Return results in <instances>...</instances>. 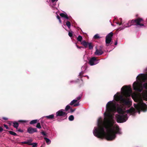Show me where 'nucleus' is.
I'll list each match as a JSON object with an SVG mask.
<instances>
[{"label":"nucleus","mask_w":147,"mask_h":147,"mask_svg":"<svg viewBox=\"0 0 147 147\" xmlns=\"http://www.w3.org/2000/svg\"><path fill=\"white\" fill-rule=\"evenodd\" d=\"M68 35L70 37H71L73 36V33L71 32H69L68 33Z\"/></svg>","instance_id":"e433bc0d"},{"label":"nucleus","mask_w":147,"mask_h":147,"mask_svg":"<svg viewBox=\"0 0 147 147\" xmlns=\"http://www.w3.org/2000/svg\"><path fill=\"white\" fill-rule=\"evenodd\" d=\"M8 131L9 133L11 135L15 136H17V134L16 133L13 131Z\"/></svg>","instance_id":"412c9836"},{"label":"nucleus","mask_w":147,"mask_h":147,"mask_svg":"<svg viewBox=\"0 0 147 147\" xmlns=\"http://www.w3.org/2000/svg\"><path fill=\"white\" fill-rule=\"evenodd\" d=\"M3 126L4 127L6 128V129H9V127H8L7 125L6 124H4L3 125Z\"/></svg>","instance_id":"c9c22d12"},{"label":"nucleus","mask_w":147,"mask_h":147,"mask_svg":"<svg viewBox=\"0 0 147 147\" xmlns=\"http://www.w3.org/2000/svg\"><path fill=\"white\" fill-rule=\"evenodd\" d=\"M74 119V117L73 115H71L69 117V119L70 121H72Z\"/></svg>","instance_id":"a878e982"},{"label":"nucleus","mask_w":147,"mask_h":147,"mask_svg":"<svg viewBox=\"0 0 147 147\" xmlns=\"http://www.w3.org/2000/svg\"><path fill=\"white\" fill-rule=\"evenodd\" d=\"M57 19H58L59 20V21L60 23H61V20L60 18L59 17V16L58 15H57Z\"/></svg>","instance_id":"473e14b6"},{"label":"nucleus","mask_w":147,"mask_h":147,"mask_svg":"<svg viewBox=\"0 0 147 147\" xmlns=\"http://www.w3.org/2000/svg\"><path fill=\"white\" fill-rule=\"evenodd\" d=\"M94 54L96 55H101V50L96 49Z\"/></svg>","instance_id":"a211bd4d"},{"label":"nucleus","mask_w":147,"mask_h":147,"mask_svg":"<svg viewBox=\"0 0 147 147\" xmlns=\"http://www.w3.org/2000/svg\"><path fill=\"white\" fill-rule=\"evenodd\" d=\"M109 102H111L114 104L115 105V107H116V105L115 103H113L112 101H109ZM116 110L118 113L120 114H125V113H130L131 115H134L136 112L135 109L133 107H131L129 109L127 110L126 111H124L122 108L120 107H117V109L116 107ZM116 111L113 113H115ZM112 113L113 112H112ZM111 112L110 113V114L111 115Z\"/></svg>","instance_id":"7ed1b4c3"},{"label":"nucleus","mask_w":147,"mask_h":147,"mask_svg":"<svg viewBox=\"0 0 147 147\" xmlns=\"http://www.w3.org/2000/svg\"><path fill=\"white\" fill-rule=\"evenodd\" d=\"M66 25L69 28L71 26V24L69 21H67L66 22Z\"/></svg>","instance_id":"b1692460"},{"label":"nucleus","mask_w":147,"mask_h":147,"mask_svg":"<svg viewBox=\"0 0 147 147\" xmlns=\"http://www.w3.org/2000/svg\"><path fill=\"white\" fill-rule=\"evenodd\" d=\"M3 119L5 120H7L8 119V118L6 117H3Z\"/></svg>","instance_id":"a18cd8bd"},{"label":"nucleus","mask_w":147,"mask_h":147,"mask_svg":"<svg viewBox=\"0 0 147 147\" xmlns=\"http://www.w3.org/2000/svg\"><path fill=\"white\" fill-rule=\"evenodd\" d=\"M99 61L97 57H93L89 59L88 63L91 66L93 65L97 64Z\"/></svg>","instance_id":"9d476101"},{"label":"nucleus","mask_w":147,"mask_h":147,"mask_svg":"<svg viewBox=\"0 0 147 147\" xmlns=\"http://www.w3.org/2000/svg\"><path fill=\"white\" fill-rule=\"evenodd\" d=\"M87 78L88 79L89 78V77L88 76H87Z\"/></svg>","instance_id":"864d4df0"},{"label":"nucleus","mask_w":147,"mask_h":147,"mask_svg":"<svg viewBox=\"0 0 147 147\" xmlns=\"http://www.w3.org/2000/svg\"><path fill=\"white\" fill-rule=\"evenodd\" d=\"M97 127H95L93 131L94 135L98 138H101V117L97 121Z\"/></svg>","instance_id":"20e7f679"},{"label":"nucleus","mask_w":147,"mask_h":147,"mask_svg":"<svg viewBox=\"0 0 147 147\" xmlns=\"http://www.w3.org/2000/svg\"><path fill=\"white\" fill-rule=\"evenodd\" d=\"M103 52L102 51V53H101L102 55L103 54Z\"/></svg>","instance_id":"3c124183"},{"label":"nucleus","mask_w":147,"mask_h":147,"mask_svg":"<svg viewBox=\"0 0 147 147\" xmlns=\"http://www.w3.org/2000/svg\"><path fill=\"white\" fill-rule=\"evenodd\" d=\"M121 90H122L123 95L125 97H123L121 95L115 94L114 96L115 100L117 101H119L124 105L130 106L131 105L132 102L128 97L130 96L132 92L130 87L124 86L121 88Z\"/></svg>","instance_id":"f03ea898"},{"label":"nucleus","mask_w":147,"mask_h":147,"mask_svg":"<svg viewBox=\"0 0 147 147\" xmlns=\"http://www.w3.org/2000/svg\"><path fill=\"white\" fill-rule=\"evenodd\" d=\"M76 46H77V48H78V49H80L81 48H82V49L84 48L83 47H79V46H78V45H76Z\"/></svg>","instance_id":"58836bf2"},{"label":"nucleus","mask_w":147,"mask_h":147,"mask_svg":"<svg viewBox=\"0 0 147 147\" xmlns=\"http://www.w3.org/2000/svg\"><path fill=\"white\" fill-rule=\"evenodd\" d=\"M113 33L111 32L109 33L106 37L105 42L106 45H111L113 42L112 41V38L113 36Z\"/></svg>","instance_id":"1a4fd4ad"},{"label":"nucleus","mask_w":147,"mask_h":147,"mask_svg":"<svg viewBox=\"0 0 147 147\" xmlns=\"http://www.w3.org/2000/svg\"><path fill=\"white\" fill-rule=\"evenodd\" d=\"M18 122L22 123H26V121L23 120H19L18 121Z\"/></svg>","instance_id":"f704fd0d"},{"label":"nucleus","mask_w":147,"mask_h":147,"mask_svg":"<svg viewBox=\"0 0 147 147\" xmlns=\"http://www.w3.org/2000/svg\"><path fill=\"white\" fill-rule=\"evenodd\" d=\"M54 116L53 114L50 115L48 116H45L43 118H46L48 119H51L54 118Z\"/></svg>","instance_id":"2eb2a0df"},{"label":"nucleus","mask_w":147,"mask_h":147,"mask_svg":"<svg viewBox=\"0 0 147 147\" xmlns=\"http://www.w3.org/2000/svg\"><path fill=\"white\" fill-rule=\"evenodd\" d=\"M32 139H30L29 140H27L26 141L27 142V144L29 145H32L33 144L31 143L32 142Z\"/></svg>","instance_id":"4be33fe9"},{"label":"nucleus","mask_w":147,"mask_h":147,"mask_svg":"<svg viewBox=\"0 0 147 147\" xmlns=\"http://www.w3.org/2000/svg\"><path fill=\"white\" fill-rule=\"evenodd\" d=\"M70 107L69 105H67L65 108V111H67L69 109H70Z\"/></svg>","instance_id":"7c9ffc66"},{"label":"nucleus","mask_w":147,"mask_h":147,"mask_svg":"<svg viewBox=\"0 0 147 147\" xmlns=\"http://www.w3.org/2000/svg\"><path fill=\"white\" fill-rule=\"evenodd\" d=\"M18 131L19 132H22L23 131L21 129H19L18 130Z\"/></svg>","instance_id":"ea45409f"},{"label":"nucleus","mask_w":147,"mask_h":147,"mask_svg":"<svg viewBox=\"0 0 147 147\" xmlns=\"http://www.w3.org/2000/svg\"><path fill=\"white\" fill-rule=\"evenodd\" d=\"M36 127L39 129L41 128V126L40 123H37Z\"/></svg>","instance_id":"c756f323"},{"label":"nucleus","mask_w":147,"mask_h":147,"mask_svg":"<svg viewBox=\"0 0 147 147\" xmlns=\"http://www.w3.org/2000/svg\"><path fill=\"white\" fill-rule=\"evenodd\" d=\"M77 102V100L76 99H75L73 100L70 103V105H74V107H77L79 105V103H77L76 104H75V103L76 102Z\"/></svg>","instance_id":"4468645a"},{"label":"nucleus","mask_w":147,"mask_h":147,"mask_svg":"<svg viewBox=\"0 0 147 147\" xmlns=\"http://www.w3.org/2000/svg\"><path fill=\"white\" fill-rule=\"evenodd\" d=\"M13 126L15 128L17 129L18 128L19 126V123L17 122H14L13 123Z\"/></svg>","instance_id":"6ab92c4d"},{"label":"nucleus","mask_w":147,"mask_h":147,"mask_svg":"<svg viewBox=\"0 0 147 147\" xmlns=\"http://www.w3.org/2000/svg\"><path fill=\"white\" fill-rule=\"evenodd\" d=\"M124 114L116 115L115 117L117 122L121 123L125 122L128 119L127 115H124Z\"/></svg>","instance_id":"6e6552de"},{"label":"nucleus","mask_w":147,"mask_h":147,"mask_svg":"<svg viewBox=\"0 0 147 147\" xmlns=\"http://www.w3.org/2000/svg\"><path fill=\"white\" fill-rule=\"evenodd\" d=\"M65 110L63 109H61L57 111L56 114V117H61L60 119H57V120L59 122L65 119H66L67 118V113L64 112Z\"/></svg>","instance_id":"0eeeda50"},{"label":"nucleus","mask_w":147,"mask_h":147,"mask_svg":"<svg viewBox=\"0 0 147 147\" xmlns=\"http://www.w3.org/2000/svg\"><path fill=\"white\" fill-rule=\"evenodd\" d=\"M87 76H84V77H87Z\"/></svg>","instance_id":"5fc2aeb1"},{"label":"nucleus","mask_w":147,"mask_h":147,"mask_svg":"<svg viewBox=\"0 0 147 147\" xmlns=\"http://www.w3.org/2000/svg\"><path fill=\"white\" fill-rule=\"evenodd\" d=\"M117 24H118L119 25H121L122 24L121 23H119V22H117Z\"/></svg>","instance_id":"8fccbe9b"},{"label":"nucleus","mask_w":147,"mask_h":147,"mask_svg":"<svg viewBox=\"0 0 147 147\" xmlns=\"http://www.w3.org/2000/svg\"><path fill=\"white\" fill-rule=\"evenodd\" d=\"M137 80H140V78L138 76L136 78Z\"/></svg>","instance_id":"de8ad7c7"},{"label":"nucleus","mask_w":147,"mask_h":147,"mask_svg":"<svg viewBox=\"0 0 147 147\" xmlns=\"http://www.w3.org/2000/svg\"><path fill=\"white\" fill-rule=\"evenodd\" d=\"M124 27L123 28H122V29H121H121H123V28H124Z\"/></svg>","instance_id":"603ef678"},{"label":"nucleus","mask_w":147,"mask_h":147,"mask_svg":"<svg viewBox=\"0 0 147 147\" xmlns=\"http://www.w3.org/2000/svg\"><path fill=\"white\" fill-rule=\"evenodd\" d=\"M38 121L37 119L32 120L30 122V124L31 125L34 124L36 123Z\"/></svg>","instance_id":"aec40b11"},{"label":"nucleus","mask_w":147,"mask_h":147,"mask_svg":"<svg viewBox=\"0 0 147 147\" xmlns=\"http://www.w3.org/2000/svg\"><path fill=\"white\" fill-rule=\"evenodd\" d=\"M32 147H37V144L36 143H32Z\"/></svg>","instance_id":"72a5a7b5"},{"label":"nucleus","mask_w":147,"mask_h":147,"mask_svg":"<svg viewBox=\"0 0 147 147\" xmlns=\"http://www.w3.org/2000/svg\"><path fill=\"white\" fill-rule=\"evenodd\" d=\"M143 87L146 90L143 91L142 93V97L144 99L147 101V83H145L143 84Z\"/></svg>","instance_id":"f8f14e48"},{"label":"nucleus","mask_w":147,"mask_h":147,"mask_svg":"<svg viewBox=\"0 0 147 147\" xmlns=\"http://www.w3.org/2000/svg\"><path fill=\"white\" fill-rule=\"evenodd\" d=\"M117 94H119V93H117Z\"/></svg>","instance_id":"6e6d98bb"},{"label":"nucleus","mask_w":147,"mask_h":147,"mask_svg":"<svg viewBox=\"0 0 147 147\" xmlns=\"http://www.w3.org/2000/svg\"><path fill=\"white\" fill-rule=\"evenodd\" d=\"M89 49H92L93 48V46L92 45V43L90 42L88 44Z\"/></svg>","instance_id":"5701e85b"},{"label":"nucleus","mask_w":147,"mask_h":147,"mask_svg":"<svg viewBox=\"0 0 147 147\" xmlns=\"http://www.w3.org/2000/svg\"><path fill=\"white\" fill-rule=\"evenodd\" d=\"M44 139L46 141L47 143L49 144V143H51V142L50 140L48 138H47L45 137L44 138Z\"/></svg>","instance_id":"bb28decb"},{"label":"nucleus","mask_w":147,"mask_h":147,"mask_svg":"<svg viewBox=\"0 0 147 147\" xmlns=\"http://www.w3.org/2000/svg\"><path fill=\"white\" fill-rule=\"evenodd\" d=\"M84 73L83 71H82L80 73V74L79 75V77L80 78H82V77H83V74Z\"/></svg>","instance_id":"cd10ccee"},{"label":"nucleus","mask_w":147,"mask_h":147,"mask_svg":"<svg viewBox=\"0 0 147 147\" xmlns=\"http://www.w3.org/2000/svg\"><path fill=\"white\" fill-rule=\"evenodd\" d=\"M106 109L108 113H105V127L106 130V132L104 133V130L103 127V121L102 119V139L103 138V135L106 139L109 141L114 140L116 137V134H121L119 128L118 126L116 128V130L113 125L115 121L113 119L112 115L110 113L111 112H113L116 111L115 105L111 102H108L106 105Z\"/></svg>","instance_id":"f257e3e1"},{"label":"nucleus","mask_w":147,"mask_h":147,"mask_svg":"<svg viewBox=\"0 0 147 147\" xmlns=\"http://www.w3.org/2000/svg\"><path fill=\"white\" fill-rule=\"evenodd\" d=\"M100 38L98 34H96L94 37V38L95 39H97Z\"/></svg>","instance_id":"2f4dec72"},{"label":"nucleus","mask_w":147,"mask_h":147,"mask_svg":"<svg viewBox=\"0 0 147 147\" xmlns=\"http://www.w3.org/2000/svg\"><path fill=\"white\" fill-rule=\"evenodd\" d=\"M82 40V37L80 35H79L77 38V40L80 42H81Z\"/></svg>","instance_id":"393cba45"},{"label":"nucleus","mask_w":147,"mask_h":147,"mask_svg":"<svg viewBox=\"0 0 147 147\" xmlns=\"http://www.w3.org/2000/svg\"><path fill=\"white\" fill-rule=\"evenodd\" d=\"M81 96H79L78 97H77V100H79L80 99V98H81Z\"/></svg>","instance_id":"37998d69"},{"label":"nucleus","mask_w":147,"mask_h":147,"mask_svg":"<svg viewBox=\"0 0 147 147\" xmlns=\"http://www.w3.org/2000/svg\"><path fill=\"white\" fill-rule=\"evenodd\" d=\"M117 40L115 41V45H117Z\"/></svg>","instance_id":"49530a36"},{"label":"nucleus","mask_w":147,"mask_h":147,"mask_svg":"<svg viewBox=\"0 0 147 147\" xmlns=\"http://www.w3.org/2000/svg\"><path fill=\"white\" fill-rule=\"evenodd\" d=\"M143 20L142 19L140 18H138L131 20H129L127 24L128 26L126 27H129L132 25L136 26H139L140 27L144 26V25L143 24L140 23Z\"/></svg>","instance_id":"39448f33"},{"label":"nucleus","mask_w":147,"mask_h":147,"mask_svg":"<svg viewBox=\"0 0 147 147\" xmlns=\"http://www.w3.org/2000/svg\"><path fill=\"white\" fill-rule=\"evenodd\" d=\"M58 0H51V2L53 3H54L55 1H57Z\"/></svg>","instance_id":"c03bdc74"},{"label":"nucleus","mask_w":147,"mask_h":147,"mask_svg":"<svg viewBox=\"0 0 147 147\" xmlns=\"http://www.w3.org/2000/svg\"><path fill=\"white\" fill-rule=\"evenodd\" d=\"M41 133L43 135V136H47L46 133H45L44 131L41 132Z\"/></svg>","instance_id":"4c0bfd02"},{"label":"nucleus","mask_w":147,"mask_h":147,"mask_svg":"<svg viewBox=\"0 0 147 147\" xmlns=\"http://www.w3.org/2000/svg\"><path fill=\"white\" fill-rule=\"evenodd\" d=\"M88 42H87L85 40L83 41L81 43V44L85 48L87 47V46L88 45Z\"/></svg>","instance_id":"f3484780"},{"label":"nucleus","mask_w":147,"mask_h":147,"mask_svg":"<svg viewBox=\"0 0 147 147\" xmlns=\"http://www.w3.org/2000/svg\"><path fill=\"white\" fill-rule=\"evenodd\" d=\"M27 131L30 134H32L34 132H37V130L36 128H33L31 127H29L27 129Z\"/></svg>","instance_id":"ddd939ff"},{"label":"nucleus","mask_w":147,"mask_h":147,"mask_svg":"<svg viewBox=\"0 0 147 147\" xmlns=\"http://www.w3.org/2000/svg\"><path fill=\"white\" fill-rule=\"evenodd\" d=\"M75 110V109H70V111L71 113L73 112Z\"/></svg>","instance_id":"79ce46f5"},{"label":"nucleus","mask_w":147,"mask_h":147,"mask_svg":"<svg viewBox=\"0 0 147 147\" xmlns=\"http://www.w3.org/2000/svg\"><path fill=\"white\" fill-rule=\"evenodd\" d=\"M22 143L23 144H27V141H25L23 142H22Z\"/></svg>","instance_id":"09e8293b"},{"label":"nucleus","mask_w":147,"mask_h":147,"mask_svg":"<svg viewBox=\"0 0 147 147\" xmlns=\"http://www.w3.org/2000/svg\"><path fill=\"white\" fill-rule=\"evenodd\" d=\"M139 76H141L142 78H145L147 77V74H144L143 75L142 74H140L139 75Z\"/></svg>","instance_id":"c85d7f7f"},{"label":"nucleus","mask_w":147,"mask_h":147,"mask_svg":"<svg viewBox=\"0 0 147 147\" xmlns=\"http://www.w3.org/2000/svg\"><path fill=\"white\" fill-rule=\"evenodd\" d=\"M134 107L138 111L139 114L140 113V110L146 111L147 110V106L142 101L139 102L137 104H134Z\"/></svg>","instance_id":"423d86ee"},{"label":"nucleus","mask_w":147,"mask_h":147,"mask_svg":"<svg viewBox=\"0 0 147 147\" xmlns=\"http://www.w3.org/2000/svg\"><path fill=\"white\" fill-rule=\"evenodd\" d=\"M133 88L134 89L139 92H141L143 90V88L142 86H139L136 82H134L133 84Z\"/></svg>","instance_id":"9b49d317"},{"label":"nucleus","mask_w":147,"mask_h":147,"mask_svg":"<svg viewBox=\"0 0 147 147\" xmlns=\"http://www.w3.org/2000/svg\"><path fill=\"white\" fill-rule=\"evenodd\" d=\"M3 128L1 127H0V132H2L3 131Z\"/></svg>","instance_id":"a19ab883"},{"label":"nucleus","mask_w":147,"mask_h":147,"mask_svg":"<svg viewBox=\"0 0 147 147\" xmlns=\"http://www.w3.org/2000/svg\"><path fill=\"white\" fill-rule=\"evenodd\" d=\"M60 16L62 18H65L68 20L69 19V17L66 13L64 14L63 13H60Z\"/></svg>","instance_id":"dca6fc26"}]
</instances>
